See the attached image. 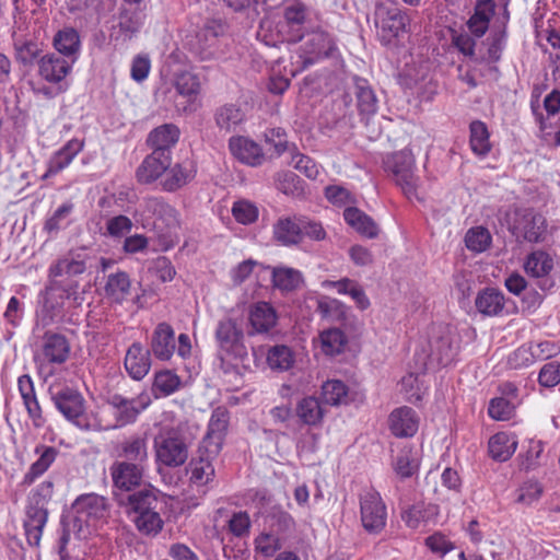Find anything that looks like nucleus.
<instances>
[{"mask_svg":"<svg viewBox=\"0 0 560 560\" xmlns=\"http://www.w3.org/2000/svg\"><path fill=\"white\" fill-rule=\"evenodd\" d=\"M145 225H152L160 237H165L172 229L177 228L178 213L176 209L158 197H149L141 203Z\"/></svg>","mask_w":560,"mask_h":560,"instance_id":"nucleus-8","label":"nucleus"},{"mask_svg":"<svg viewBox=\"0 0 560 560\" xmlns=\"http://www.w3.org/2000/svg\"><path fill=\"white\" fill-rule=\"evenodd\" d=\"M144 14L140 8L121 5L118 14L119 32L124 39H131L141 28Z\"/></svg>","mask_w":560,"mask_h":560,"instance_id":"nucleus-36","label":"nucleus"},{"mask_svg":"<svg viewBox=\"0 0 560 560\" xmlns=\"http://www.w3.org/2000/svg\"><path fill=\"white\" fill-rule=\"evenodd\" d=\"M255 550L265 558H270L281 548L280 538L272 533H260L254 540Z\"/></svg>","mask_w":560,"mask_h":560,"instance_id":"nucleus-57","label":"nucleus"},{"mask_svg":"<svg viewBox=\"0 0 560 560\" xmlns=\"http://www.w3.org/2000/svg\"><path fill=\"white\" fill-rule=\"evenodd\" d=\"M476 308L483 315L495 316L504 307V295L494 288L480 291L475 300Z\"/></svg>","mask_w":560,"mask_h":560,"instance_id":"nucleus-40","label":"nucleus"},{"mask_svg":"<svg viewBox=\"0 0 560 560\" xmlns=\"http://www.w3.org/2000/svg\"><path fill=\"white\" fill-rule=\"evenodd\" d=\"M174 86L177 93L189 102L195 101L201 88L199 77L186 70L175 73Z\"/></svg>","mask_w":560,"mask_h":560,"instance_id":"nucleus-50","label":"nucleus"},{"mask_svg":"<svg viewBox=\"0 0 560 560\" xmlns=\"http://www.w3.org/2000/svg\"><path fill=\"white\" fill-rule=\"evenodd\" d=\"M385 165L408 198L417 196L419 178L413 173L415 158L409 149H404L388 156Z\"/></svg>","mask_w":560,"mask_h":560,"instance_id":"nucleus-9","label":"nucleus"},{"mask_svg":"<svg viewBox=\"0 0 560 560\" xmlns=\"http://www.w3.org/2000/svg\"><path fill=\"white\" fill-rule=\"evenodd\" d=\"M198 457L192 458L188 465L190 481L196 486H206L214 477V467L212 460L217 456H210L208 452L198 450Z\"/></svg>","mask_w":560,"mask_h":560,"instance_id":"nucleus-32","label":"nucleus"},{"mask_svg":"<svg viewBox=\"0 0 560 560\" xmlns=\"http://www.w3.org/2000/svg\"><path fill=\"white\" fill-rule=\"evenodd\" d=\"M323 401L330 406H339L348 401V387L339 380H329L322 386Z\"/></svg>","mask_w":560,"mask_h":560,"instance_id":"nucleus-52","label":"nucleus"},{"mask_svg":"<svg viewBox=\"0 0 560 560\" xmlns=\"http://www.w3.org/2000/svg\"><path fill=\"white\" fill-rule=\"evenodd\" d=\"M354 94L361 115L371 116L376 113L377 97L368 80L359 77L354 78Z\"/></svg>","mask_w":560,"mask_h":560,"instance_id":"nucleus-39","label":"nucleus"},{"mask_svg":"<svg viewBox=\"0 0 560 560\" xmlns=\"http://www.w3.org/2000/svg\"><path fill=\"white\" fill-rule=\"evenodd\" d=\"M230 415L224 407H218L212 411L208 431L200 443L201 452H208L210 456H218L229 425Z\"/></svg>","mask_w":560,"mask_h":560,"instance_id":"nucleus-16","label":"nucleus"},{"mask_svg":"<svg viewBox=\"0 0 560 560\" xmlns=\"http://www.w3.org/2000/svg\"><path fill=\"white\" fill-rule=\"evenodd\" d=\"M538 382L544 387H553L560 382V364L550 362L545 364L538 375Z\"/></svg>","mask_w":560,"mask_h":560,"instance_id":"nucleus-64","label":"nucleus"},{"mask_svg":"<svg viewBox=\"0 0 560 560\" xmlns=\"http://www.w3.org/2000/svg\"><path fill=\"white\" fill-rule=\"evenodd\" d=\"M74 58L67 60L57 54H47L38 61V73L47 82L58 83L70 72Z\"/></svg>","mask_w":560,"mask_h":560,"instance_id":"nucleus-23","label":"nucleus"},{"mask_svg":"<svg viewBox=\"0 0 560 560\" xmlns=\"http://www.w3.org/2000/svg\"><path fill=\"white\" fill-rule=\"evenodd\" d=\"M79 289L78 281H54L45 287L40 293L42 306L37 311V320L43 326H49L61 317L66 299H77Z\"/></svg>","mask_w":560,"mask_h":560,"instance_id":"nucleus-4","label":"nucleus"},{"mask_svg":"<svg viewBox=\"0 0 560 560\" xmlns=\"http://www.w3.org/2000/svg\"><path fill=\"white\" fill-rule=\"evenodd\" d=\"M172 163V155L152 151L137 170V179L142 184H150L164 174Z\"/></svg>","mask_w":560,"mask_h":560,"instance_id":"nucleus-21","label":"nucleus"},{"mask_svg":"<svg viewBox=\"0 0 560 560\" xmlns=\"http://www.w3.org/2000/svg\"><path fill=\"white\" fill-rule=\"evenodd\" d=\"M273 287L281 291H294L303 283L302 272L298 269L279 266L271 268Z\"/></svg>","mask_w":560,"mask_h":560,"instance_id":"nucleus-43","label":"nucleus"},{"mask_svg":"<svg viewBox=\"0 0 560 560\" xmlns=\"http://www.w3.org/2000/svg\"><path fill=\"white\" fill-rule=\"evenodd\" d=\"M18 387L28 417L32 419L35 428H42L45 424V418L40 405L37 400L34 383L30 375L24 374L18 380Z\"/></svg>","mask_w":560,"mask_h":560,"instance_id":"nucleus-27","label":"nucleus"},{"mask_svg":"<svg viewBox=\"0 0 560 560\" xmlns=\"http://www.w3.org/2000/svg\"><path fill=\"white\" fill-rule=\"evenodd\" d=\"M299 419L307 425H317L324 417V410L317 398L313 396L301 399L295 408Z\"/></svg>","mask_w":560,"mask_h":560,"instance_id":"nucleus-48","label":"nucleus"},{"mask_svg":"<svg viewBox=\"0 0 560 560\" xmlns=\"http://www.w3.org/2000/svg\"><path fill=\"white\" fill-rule=\"evenodd\" d=\"M195 175L196 170L191 162L178 163L168 167L161 185L166 191H175L191 182Z\"/></svg>","mask_w":560,"mask_h":560,"instance_id":"nucleus-34","label":"nucleus"},{"mask_svg":"<svg viewBox=\"0 0 560 560\" xmlns=\"http://www.w3.org/2000/svg\"><path fill=\"white\" fill-rule=\"evenodd\" d=\"M303 40L300 47L301 69H305L323 58L332 56L337 49L334 37L320 27L305 31Z\"/></svg>","mask_w":560,"mask_h":560,"instance_id":"nucleus-10","label":"nucleus"},{"mask_svg":"<svg viewBox=\"0 0 560 560\" xmlns=\"http://www.w3.org/2000/svg\"><path fill=\"white\" fill-rule=\"evenodd\" d=\"M514 405L503 397H497L490 400L488 407L489 416L497 421H506L514 413Z\"/></svg>","mask_w":560,"mask_h":560,"instance_id":"nucleus-58","label":"nucleus"},{"mask_svg":"<svg viewBox=\"0 0 560 560\" xmlns=\"http://www.w3.org/2000/svg\"><path fill=\"white\" fill-rule=\"evenodd\" d=\"M470 130V148L472 152L479 156L487 155L491 150L489 140V131L485 122L475 120L469 126Z\"/></svg>","mask_w":560,"mask_h":560,"instance_id":"nucleus-51","label":"nucleus"},{"mask_svg":"<svg viewBox=\"0 0 560 560\" xmlns=\"http://www.w3.org/2000/svg\"><path fill=\"white\" fill-rule=\"evenodd\" d=\"M189 444L176 430L160 433L154 439L156 460L167 467H178L188 458Z\"/></svg>","mask_w":560,"mask_h":560,"instance_id":"nucleus-7","label":"nucleus"},{"mask_svg":"<svg viewBox=\"0 0 560 560\" xmlns=\"http://www.w3.org/2000/svg\"><path fill=\"white\" fill-rule=\"evenodd\" d=\"M494 14V3L492 0H479L476 4L475 12L468 20V28L476 36L485 35L489 27L490 20Z\"/></svg>","mask_w":560,"mask_h":560,"instance_id":"nucleus-38","label":"nucleus"},{"mask_svg":"<svg viewBox=\"0 0 560 560\" xmlns=\"http://www.w3.org/2000/svg\"><path fill=\"white\" fill-rule=\"evenodd\" d=\"M360 515L362 526L368 533L378 534L385 528L386 505L377 491L369 489L360 495Z\"/></svg>","mask_w":560,"mask_h":560,"instance_id":"nucleus-12","label":"nucleus"},{"mask_svg":"<svg viewBox=\"0 0 560 560\" xmlns=\"http://www.w3.org/2000/svg\"><path fill=\"white\" fill-rule=\"evenodd\" d=\"M215 339L222 351L236 358L246 355L244 332L235 319L224 318L219 320L215 329Z\"/></svg>","mask_w":560,"mask_h":560,"instance_id":"nucleus-15","label":"nucleus"},{"mask_svg":"<svg viewBox=\"0 0 560 560\" xmlns=\"http://www.w3.org/2000/svg\"><path fill=\"white\" fill-rule=\"evenodd\" d=\"M70 342L59 332L46 331L42 339L40 355L49 364H63L70 357Z\"/></svg>","mask_w":560,"mask_h":560,"instance_id":"nucleus-17","label":"nucleus"},{"mask_svg":"<svg viewBox=\"0 0 560 560\" xmlns=\"http://www.w3.org/2000/svg\"><path fill=\"white\" fill-rule=\"evenodd\" d=\"M131 281L127 272L117 271L107 277L105 295L113 303L121 304L130 294Z\"/></svg>","mask_w":560,"mask_h":560,"instance_id":"nucleus-35","label":"nucleus"},{"mask_svg":"<svg viewBox=\"0 0 560 560\" xmlns=\"http://www.w3.org/2000/svg\"><path fill=\"white\" fill-rule=\"evenodd\" d=\"M301 217H282L273 224V238L284 246L301 243Z\"/></svg>","mask_w":560,"mask_h":560,"instance_id":"nucleus-31","label":"nucleus"},{"mask_svg":"<svg viewBox=\"0 0 560 560\" xmlns=\"http://www.w3.org/2000/svg\"><path fill=\"white\" fill-rule=\"evenodd\" d=\"M58 411L78 429L86 432H100L107 429L97 413L85 410V399L77 389L65 387L51 395Z\"/></svg>","mask_w":560,"mask_h":560,"instance_id":"nucleus-2","label":"nucleus"},{"mask_svg":"<svg viewBox=\"0 0 560 560\" xmlns=\"http://www.w3.org/2000/svg\"><path fill=\"white\" fill-rule=\"evenodd\" d=\"M283 19L288 27L287 42L296 44L302 42L305 36L307 22V7L296 1L287 5L283 11Z\"/></svg>","mask_w":560,"mask_h":560,"instance_id":"nucleus-18","label":"nucleus"},{"mask_svg":"<svg viewBox=\"0 0 560 560\" xmlns=\"http://www.w3.org/2000/svg\"><path fill=\"white\" fill-rule=\"evenodd\" d=\"M374 23L381 40L385 44H390L410 32L408 11L392 0L375 3Z\"/></svg>","mask_w":560,"mask_h":560,"instance_id":"nucleus-3","label":"nucleus"},{"mask_svg":"<svg viewBox=\"0 0 560 560\" xmlns=\"http://www.w3.org/2000/svg\"><path fill=\"white\" fill-rule=\"evenodd\" d=\"M439 514V506L431 503H417L401 514V518L410 528L433 520Z\"/></svg>","mask_w":560,"mask_h":560,"instance_id":"nucleus-47","label":"nucleus"},{"mask_svg":"<svg viewBox=\"0 0 560 560\" xmlns=\"http://www.w3.org/2000/svg\"><path fill=\"white\" fill-rule=\"evenodd\" d=\"M299 183V177L291 171L279 172L275 177L277 189L285 195H294L300 189Z\"/></svg>","mask_w":560,"mask_h":560,"instance_id":"nucleus-63","label":"nucleus"},{"mask_svg":"<svg viewBox=\"0 0 560 560\" xmlns=\"http://www.w3.org/2000/svg\"><path fill=\"white\" fill-rule=\"evenodd\" d=\"M89 255L83 249H71L54 261L48 269V283L74 281L73 278L88 269Z\"/></svg>","mask_w":560,"mask_h":560,"instance_id":"nucleus-14","label":"nucleus"},{"mask_svg":"<svg viewBox=\"0 0 560 560\" xmlns=\"http://www.w3.org/2000/svg\"><path fill=\"white\" fill-rule=\"evenodd\" d=\"M151 398L147 393H141L135 398H126L122 395L114 394L108 398V405L114 410L116 423L105 425L107 429H117L133 423L138 416L148 408Z\"/></svg>","mask_w":560,"mask_h":560,"instance_id":"nucleus-13","label":"nucleus"},{"mask_svg":"<svg viewBox=\"0 0 560 560\" xmlns=\"http://www.w3.org/2000/svg\"><path fill=\"white\" fill-rule=\"evenodd\" d=\"M235 220L242 224L253 223L258 218V209L249 201H236L232 208Z\"/></svg>","mask_w":560,"mask_h":560,"instance_id":"nucleus-61","label":"nucleus"},{"mask_svg":"<svg viewBox=\"0 0 560 560\" xmlns=\"http://www.w3.org/2000/svg\"><path fill=\"white\" fill-rule=\"evenodd\" d=\"M125 369L135 381H141L151 368L150 351L144 350L140 342H133L127 350Z\"/></svg>","mask_w":560,"mask_h":560,"instance_id":"nucleus-24","label":"nucleus"},{"mask_svg":"<svg viewBox=\"0 0 560 560\" xmlns=\"http://www.w3.org/2000/svg\"><path fill=\"white\" fill-rule=\"evenodd\" d=\"M179 385L180 380L176 374L168 370L161 371L154 376L152 392L156 398L161 396H168L177 390Z\"/></svg>","mask_w":560,"mask_h":560,"instance_id":"nucleus-54","label":"nucleus"},{"mask_svg":"<svg viewBox=\"0 0 560 560\" xmlns=\"http://www.w3.org/2000/svg\"><path fill=\"white\" fill-rule=\"evenodd\" d=\"M179 128L174 124H164L153 129L148 137V144L154 152L171 154L172 148L179 139Z\"/></svg>","mask_w":560,"mask_h":560,"instance_id":"nucleus-30","label":"nucleus"},{"mask_svg":"<svg viewBox=\"0 0 560 560\" xmlns=\"http://www.w3.org/2000/svg\"><path fill=\"white\" fill-rule=\"evenodd\" d=\"M323 351L328 355H336L343 351L347 338L339 328H331L320 334Z\"/></svg>","mask_w":560,"mask_h":560,"instance_id":"nucleus-56","label":"nucleus"},{"mask_svg":"<svg viewBox=\"0 0 560 560\" xmlns=\"http://www.w3.org/2000/svg\"><path fill=\"white\" fill-rule=\"evenodd\" d=\"M82 149L83 142L81 140H69L60 150H58L50 158L48 162V168L43 174L42 179L45 180L65 170L72 162V160L81 152Z\"/></svg>","mask_w":560,"mask_h":560,"instance_id":"nucleus-29","label":"nucleus"},{"mask_svg":"<svg viewBox=\"0 0 560 560\" xmlns=\"http://www.w3.org/2000/svg\"><path fill=\"white\" fill-rule=\"evenodd\" d=\"M267 362L272 370L287 371L294 363V354L288 346L278 345L269 349Z\"/></svg>","mask_w":560,"mask_h":560,"instance_id":"nucleus-55","label":"nucleus"},{"mask_svg":"<svg viewBox=\"0 0 560 560\" xmlns=\"http://www.w3.org/2000/svg\"><path fill=\"white\" fill-rule=\"evenodd\" d=\"M249 322L255 331L266 332L277 323L276 311L269 303L259 302L250 310Z\"/></svg>","mask_w":560,"mask_h":560,"instance_id":"nucleus-41","label":"nucleus"},{"mask_svg":"<svg viewBox=\"0 0 560 560\" xmlns=\"http://www.w3.org/2000/svg\"><path fill=\"white\" fill-rule=\"evenodd\" d=\"M35 453L38 454L39 457L31 465L28 471L23 477V485L26 486L32 485L37 478L44 475L58 455L57 448L46 445H37Z\"/></svg>","mask_w":560,"mask_h":560,"instance_id":"nucleus-33","label":"nucleus"},{"mask_svg":"<svg viewBox=\"0 0 560 560\" xmlns=\"http://www.w3.org/2000/svg\"><path fill=\"white\" fill-rule=\"evenodd\" d=\"M54 485L51 481L42 482L30 499L26 508L24 528L27 542L31 546H38L43 528L47 522V501L51 498Z\"/></svg>","mask_w":560,"mask_h":560,"instance_id":"nucleus-5","label":"nucleus"},{"mask_svg":"<svg viewBox=\"0 0 560 560\" xmlns=\"http://www.w3.org/2000/svg\"><path fill=\"white\" fill-rule=\"evenodd\" d=\"M73 210V205L67 202L61 205L54 214L45 222L44 230L48 234H56L63 226L65 220L70 215Z\"/></svg>","mask_w":560,"mask_h":560,"instance_id":"nucleus-59","label":"nucleus"},{"mask_svg":"<svg viewBox=\"0 0 560 560\" xmlns=\"http://www.w3.org/2000/svg\"><path fill=\"white\" fill-rule=\"evenodd\" d=\"M464 241L470 252L482 253L490 247L492 236L488 229L479 225L470 228L466 232Z\"/></svg>","mask_w":560,"mask_h":560,"instance_id":"nucleus-53","label":"nucleus"},{"mask_svg":"<svg viewBox=\"0 0 560 560\" xmlns=\"http://www.w3.org/2000/svg\"><path fill=\"white\" fill-rule=\"evenodd\" d=\"M54 46L65 57L75 59L81 46L78 31L73 27L60 30L54 37Z\"/></svg>","mask_w":560,"mask_h":560,"instance_id":"nucleus-45","label":"nucleus"},{"mask_svg":"<svg viewBox=\"0 0 560 560\" xmlns=\"http://www.w3.org/2000/svg\"><path fill=\"white\" fill-rule=\"evenodd\" d=\"M516 447L515 436L505 432H499L489 440V454L498 462L508 460L515 453Z\"/></svg>","mask_w":560,"mask_h":560,"instance_id":"nucleus-42","label":"nucleus"},{"mask_svg":"<svg viewBox=\"0 0 560 560\" xmlns=\"http://www.w3.org/2000/svg\"><path fill=\"white\" fill-rule=\"evenodd\" d=\"M161 510L162 501L154 489H142L127 497L126 513L142 536L156 537L162 532Z\"/></svg>","mask_w":560,"mask_h":560,"instance_id":"nucleus-1","label":"nucleus"},{"mask_svg":"<svg viewBox=\"0 0 560 560\" xmlns=\"http://www.w3.org/2000/svg\"><path fill=\"white\" fill-rule=\"evenodd\" d=\"M244 112L234 104L220 106L214 113L215 125L220 130L231 132L244 121Z\"/></svg>","mask_w":560,"mask_h":560,"instance_id":"nucleus-46","label":"nucleus"},{"mask_svg":"<svg viewBox=\"0 0 560 560\" xmlns=\"http://www.w3.org/2000/svg\"><path fill=\"white\" fill-rule=\"evenodd\" d=\"M389 429L397 438L413 436L419 428V417L411 407H399L389 415Z\"/></svg>","mask_w":560,"mask_h":560,"instance_id":"nucleus-22","label":"nucleus"},{"mask_svg":"<svg viewBox=\"0 0 560 560\" xmlns=\"http://www.w3.org/2000/svg\"><path fill=\"white\" fill-rule=\"evenodd\" d=\"M151 351L159 360H170L175 351L174 329L167 323H160L151 337Z\"/></svg>","mask_w":560,"mask_h":560,"instance_id":"nucleus-28","label":"nucleus"},{"mask_svg":"<svg viewBox=\"0 0 560 560\" xmlns=\"http://www.w3.org/2000/svg\"><path fill=\"white\" fill-rule=\"evenodd\" d=\"M326 283L327 285L336 288L339 294L350 295L360 310H366L370 306V300L357 281L349 278H342L338 281H328Z\"/></svg>","mask_w":560,"mask_h":560,"instance_id":"nucleus-49","label":"nucleus"},{"mask_svg":"<svg viewBox=\"0 0 560 560\" xmlns=\"http://www.w3.org/2000/svg\"><path fill=\"white\" fill-rule=\"evenodd\" d=\"M511 231L517 238L529 243H541L548 235V223L541 213L533 209L517 210Z\"/></svg>","mask_w":560,"mask_h":560,"instance_id":"nucleus-11","label":"nucleus"},{"mask_svg":"<svg viewBox=\"0 0 560 560\" xmlns=\"http://www.w3.org/2000/svg\"><path fill=\"white\" fill-rule=\"evenodd\" d=\"M229 148L233 156L250 166L260 165L265 159L261 148L246 137H232L229 141Z\"/></svg>","mask_w":560,"mask_h":560,"instance_id":"nucleus-26","label":"nucleus"},{"mask_svg":"<svg viewBox=\"0 0 560 560\" xmlns=\"http://www.w3.org/2000/svg\"><path fill=\"white\" fill-rule=\"evenodd\" d=\"M252 522L247 512L240 511L232 515L228 522L229 530L236 537H245L249 534Z\"/></svg>","mask_w":560,"mask_h":560,"instance_id":"nucleus-62","label":"nucleus"},{"mask_svg":"<svg viewBox=\"0 0 560 560\" xmlns=\"http://www.w3.org/2000/svg\"><path fill=\"white\" fill-rule=\"evenodd\" d=\"M424 545L431 552L439 557H444L455 548L454 544L440 532L428 536L424 540Z\"/></svg>","mask_w":560,"mask_h":560,"instance_id":"nucleus-60","label":"nucleus"},{"mask_svg":"<svg viewBox=\"0 0 560 560\" xmlns=\"http://www.w3.org/2000/svg\"><path fill=\"white\" fill-rule=\"evenodd\" d=\"M527 275L534 278H547L553 269V257L544 250L530 253L524 264Z\"/></svg>","mask_w":560,"mask_h":560,"instance_id":"nucleus-44","label":"nucleus"},{"mask_svg":"<svg viewBox=\"0 0 560 560\" xmlns=\"http://www.w3.org/2000/svg\"><path fill=\"white\" fill-rule=\"evenodd\" d=\"M72 510L79 521L89 524L90 521L105 516L106 500L96 493H85L75 499Z\"/></svg>","mask_w":560,"mask_h":560,"instance_id":"nucleus-20","label":"nucleus"},{"mask_svg":"<svg viewBox=\"0 0 560 560\" xmlns=\"http://www.w3.org/2000/svg\"><path fill=\"white\" fill-rule=\"evenodd\" d=\"M343 218L361 235L368 238H375L378 235V226L374 220L358 208H346Z\"/></svg>","mask_w":560,"mask_h":560,"instance_id":"nucleus-37","label":"nucleus"},{"mask_svg":"<svg viewBox=\"0 0 560 560\" xmlns=\"http://www.w3.org/2000/svg\"><path fill=\"white\" fill-rule=\"evenodd\" d=\"M428 346L429 352L420 357L422 370L429 366H446L454 360L457 352L453 332L447 326H433L429 334Z\"/></svg>","mask_w":560,"mask_h":560,"instance_id":"nucleus-6","label":"nucleus"},{"mask_svg":"<svg viewBox=\"0 0 560 560\" xmlns=\"http://www.w3.org/2000/svg\"><path fill=\"white\" fill-rule=\"evenodd\" d=\"M116 452L122 460L144 466L149 457L147 438L141 434L130 435L117 444Z\"/></svg>","mask_w":560,"mask_h":560,"instance_id":"nucleus-25","label":"nucleus"},{"mask_svg":"<svg viewBox=\"0 0 560 560\" xmlns=\"http://www.w3.org/2000/svg\"><path fill=\"white\" fill-rule=\"evenodd\" d=\"M109 470L114 486L126 491L139 486L143 477V466L125 460L115 462Z\"/></svg>","mask_w":560,"mask_h":560,"instance_id":"nucleus-19","label":"nucleus"}]
</instances>
